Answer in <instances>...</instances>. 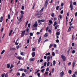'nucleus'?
<instances>
[{
	"mask_svg": "<svg viewBox=\"0 0 77 77\" xmlns=\"http://www.w3.org/2000/svg\"><path fill=\"white\" fill-rule=\"evenodd\" d=\"M43 11H44V7H43L41 10L39 11L37 14H35V16H38V15H43V13L42 12H43Z\"/></svg>",
	"mask_w": 77,
	"mask_h": 77,
	"instance_id": "1",
	"label": "nucleus"
},
{
	"mask_svg": "<svg viewBox=\"0 0 77 77\" xmlns=\"http://www.w3.org/2000/svg\"><path fill=\"white\" fill-rule=\"evenodd\" d=\"M23 15H22L20 16V17H19L20 19H19L18 21L17 22V23L18 24H20L21 23V21L23 20Z\"/></svg>",
	"mask_w": 77,
	"mask_h": 77,
	"instance_id": "2",
	"label": "nucleus"
},
{
	"mask_svg": "<svg viewBox=\"0 0 77 77\" xmlns=\"http://www.w3.org/2000/svg\"><path fill=\"white\" fill-rule=\"evenodd\" d=\"M61 57L62 58L63 62H65L66 60V57L65 56V55H63V54H62L61 55Z\"/></svg>",
	"mask_w": 77,
	"mask_h": 77,
	"instance_id": "3",
	"label": "nucleus"
},
{
	"mask_svg": "<svg viewBox=\"0 0 77 77\" xmlns=\"http://www.w3.org/2000/svg\"><path fill=\"white\" fill-rule=\"evenodd\" d=\"M48 1H49V0H46V1L45 3V7H47V6L48 5Z\"/></svg>",
	"mask_w": 77,
	"mask_h": 77,
	"instance_id": "4",
	"label": "nucleus"
},
{
	"mask_svg": "<svg viewBox=\"0 0 77 77\" xmlns=\"http://www.w3.org/2000/svg\"><path fill=\"white\" fill-rule=\"evenodd\" d=\"M26 31V30H24V31H22V33H21V37H23L24 36V35L25 34V32Z\"/></svg>",
	"mask_w": 77,
	"mask_h": 77,
	"instance_id": "5",
	"label": "nucleus"
},
{
	"mask_svg": "<svg viewBox=\"0 0 77 77\" xmlns=\"http://www.w3.org/2000/svg\"><path fill=\"white\" fill-rule=\"evenodd\" d=\"M42 22H45V19H42L41 20H38V23H42Z\"/></svg>",
	"mask_w": 77,
	"mask_h": 77,
	"instance_id": "6",
	"label": "nucleus"
},
{
	"mask_svg": "<svg viewBox=\"0 0 77 77\" xmlns=\"http://www.w3.org/2000/svg\"><path fill=\"white\" fill-rule=\"evenodd\" d=\"M60 77H62L63 76V75H64V72L63 71H62V72H60Z\"/></svg>",
	"mask_w": 77,
	"mask_h": 77,
	"instance_id": "7",
	"label": "nucleus"
},
{
	"mask_svg": "<svg viewBox=\"0 0 77 77\" xmlns=\"http://www.w3.org/2000/svg\"><path fill=\"white\" fill-rule=\"evenodd\" d=\"M10 51H15V50H16V48H10Z\"/></svg>",
	"mask_w": 77,
	"mask_h": 77,
	"instance_id": "8",
	"label": "nucleus"
},
{
	"mask_svg": "<svg viewBox=\"0 0 77 77\" xmlns=\"http://www.w3.org/2000/svg\"><path fill=\"white\" fill-rule=\"evenodd\" d=\"M48 35V33H46L45 35L44 36V38H46V37H47Z\"/></svg>",
	"mask_w": 77,
	"mask_h": 77,
	"instance_id": "9",
	"label": "nucleus"
},
{
	"mask_svg": "<svg viewBox=\"0 0 77 77\" xmlns=\"http://www.w3.org/2000/svg\"><path fill=\"white\" fill-rule=\"evenodd\" d=\"M35 52H32V57H34L35 56Z\"/></svg>",
	"mask_w": 77,
	"mask_h": 77,
	"instance_id": "10",
	"label": "nucleus"
},
{
	"mask_svg": "<svg viewBox=\"0 0 77 77\" xmlns=\"http://www.w3.org/2000/svg\"><path fill=\"white\" fill-rule=\"evenodd\" d=\"M70 8H71V11H72L73 9V6H72V4H70L69 7Z\"/></svg>",
	"mask_w": 77,
	"mask_h": 77,
	"instance_id": "11",
	"label": "nucleus"
},
{
	"mask_svg": "<svg viewBox=\"0 0 77 77\" xmlns=\"http://www.w3.org/2000/svg\"><path fill=\"white\" fill-rule=\"evenodd\" d=\"M74 39H75V37H74V33H73L72 37V41H74Z\"/></svg>",
	"mask_w": 77,
	"mask_h": 77,
	"instance_id": "12",
	"label": "nucleus"
},
{
	"mask_svg": "<svg viewBox=\"0 0 77 77\" xmlns=\"http://www.w3.org/2000/svg\"><path fill=\"white\" fill-rule=\"evenodd\" d=\"M3 17L2 16L1 17L0 22H2L3 21Z\"/></svg>",
	"mask_w": 77,
	"mask_h": 77,
	"instance_id": "13",
	"label": "nucleus"
},
{
	"mask_svg": "<svg viewBox=\"0 0 77 77\" xmlns=\"http://www.w3.org/2000/svg\"><path fill=\"white\" fill-rule=\"evenodd\" d=\"M21 46V43H20L19 45L17 46H16V48H17V49H18L20 47H19V46Z\"/></svg>",
	"mask_w": 77,
	"mask_h": 77,
	"instance_id": "14",
	"label": "nucleus"
},
{
	"mask_svg": "<svg viewBox=\"0 0 77 77\" xmlns=\"http://www.w3.org/2000/svg\"><path fill=\"white\" fill-rule=\"evenodd\" d=\"M50 56H48L47 57V61H49V60H50Z\"/></svg>",
	"mask_w": 77,
	"mask_h": 77,
	"instance_id": "15",
	"label": "nucleus"
},
{
	"mask_svg": "<svg viewBox=\"0 0 77 77\" xmlns=\"http://www.w3.org/2000/svg\"><path fill=\"white\" fill-rule=\"evenodd\" d=\"M35 60V59H33V58H31L29 59V61L30 62H33Z\"/></svg>",
	"mask_w": 77,
	"mask_h": 77,
	"instance_id": "16",
	"label": "nucleus"
},
{
	"mask_svg": "<svg viewBox=\"0 0 77 77\" xmlns=\"http://www.w3.org/2000/svg\"><path fill=\"white\" fill-rule=\"evenodd\" d=\"M18 71H24V69L23 68L20 69H18Z\"/></svg>",
	"mask_w": 77,
	"mask_h": 77,
	"instance_id": "17",
	"label": "nucleus"
},
{
	"mask_svg": "<svg viewBox=\"0 0 77 77\" xmlns=\"http://www.w3.org/2000/svg\"><path fill=\"white\" fill-rule=\"evenodd\" d=\"M41 41V37H40L38 41V43L39 44L40 42V41Z\"/></svg>",
	"mask_w": 77,
	"mask_h": 77,
	"instance_id": "18",
	"label": "nucleus"
},
{
	"mask_svg": "<svg viewBox=\"0 0 77 77\" xmlns=\"http://www.w3.org/2000/svg\"><path fill=\"white\" fill-rule=\"evenodd\" d=\"M10 66H11V64L10 63L7 64V68H10Z\"/></svg>",
	"mask_w": 77,
	"mask_h": 77,
	"instance_id": "19",
	"label": "nucleus"
},
{
	"mask_svg": "<svg viewBox=\"0 0 77 77\" xmlns=\"http://www.w3.org/2000/svg\"><path fill=\"white\" fill-rule=\"evenodd\" d=\"M56 35L57 36H59V35H60V31H59V32H56Z\"/></svg>",
	"mask_w": 77,
	"mask_h": 77,
	"instance_id": "20",
	"label": "nucleus"
},
{
	"mask_svg": "<svg viewBox=\"0 0 77 77\" xmlns=\"http://www.w3.org/2000/svg\"><path fill=\"white\" fill-rule=\"evenodd\" d=\"M38 26V25L36 24H34L33 25V27H36Z\"/></svg>",
	"mask_w": 77,
	"mask_h": 77,
	"instance_id": "21",
	"label": "nucleus"
},
{
	"mask_svg": "<svg viewBox=\"0 0 77 77\" xmlns=\"http://www.w3.org/2000/svg\"><path fill=\"white\" fill-rule=\"evenodd\" d=\"M68 73L70 74H71V73H72V71L71 70H69L68 71Z\"/></svg>",
	"mask_w": 77,
	"mask_h": 77,
	"instance_id": "22",
	"label": "nucleus"
},
{
	"mask_svg": "<svg viewBox=\"0 0 77 77\" xmlns=\"http://www.w3.org/2000/svg\"><path fill=\"white\" fill-rule=\"evenodd\" d=\"M53 63L54 66H55V64H56V61L54 60L53 61Z\"/></svg>",
	"mask_w": 77,
	"mask_h": 77,
	"instance_id": "23",
	"label": "nucleus"
},
{
	"mask_svg": "<svg viewBox=\"0 0 77 77\" xmlns=\"http://www.w3.org/2000/svg\"><path fill=\"white\" fill-rule=\"evenodd\" d=\"M57 24V21L55 22L53 25L54 26H55Z\"/></svg>",
	"mask_w": 77,
	"mask_h": 77,
	"instance_id": "24",
	"label": "nucleus"
},
{
	"mask_svg": "<svg viewBox=\"0 0 77 77\" xmlns=\"http://www.w3.org/2000/svg\"><path fill=\"white\" fill-rule=\"evenodd\" d=\"M20 12L21 13L22 15H23V14H24V11H21Z\"/></svg>",
	"mask_w": 77,
	"mask_h": 77,
	"instance_id": "25",
	"label": "nucleus"
},
{
	"mask_svg": "<svg viewBox=\"0 0 77 77\" xmlns=\"http://www.w3.org/2000/svg\"><path fill=\"white\" fill-rule=\"evenodd\" d=\"M20 54L22 55V56H24L25 54H24V53L21 52L20 53Z\"/></svg>",
	"mask_w": 77,
	"mask_h": 77,
	"instance_id": "26",
	"label": "nucleus"
},
{
	"mask_svg": "<svg viewBox=\"0 0 77 77\" xmlns=\"http://www.w3.org/2000/svg\"><path fill=\"white\" fill-rule=\"evenodd\" d=\"M69 51H70V48H69V49L67 51V53H68V54L69 53Z\"/></svg>",
	"mask_w": 77,
	"mask_h": 77,
	"instance_id": "27",
	"label": "nucleus"
},
{
	"mask_svg": "<svg viewBox=\"0 0 77 77\" xmlns=\"http://www.w3.org/2000/svg\"><path fill=\"white\" fill-rule=\"evenodd\" d=\"M59 6H57L56 7V10L58 11V10H59Z\"/></svg>",
	"mask_w": 77,
	"mask_h": 77,
	"instance_id": "28",
	"label": "nucleus"
},
{
	"mask_svg": "<svg viewBox=\"0 0 77 77\" xmlns=\"http://www.w3.org/2000/svg\"><path fill=\"white\" fill-rule=\"evenodd\" d=\"M18 59H19V60H22V58L21 57H17Z\"/></svg>",
	"mask_w": 77,
	"mask_h": 77,
	"instance_id": "29",
	"label": "nucleus"
},
{
	"mask_svg": "<svg viewBox=\"0 0 77 77\" xmlns=\"http://www.w3.org/2000/svg\"><path fill=\"white\" fill-rule=\"evenodd\" d=\"M14 67V65L13 64H12L11 65V67H10V69H12V68Z\"/></svg>",
	"mask_w": 77,
	"mask_h": 77,
	"instance_id": "30",
	"label": "nucleus"
},
{
	"mask_svg": "<svg viewBox=\"0 0 77 77\" xmlns=\"http://www.w3.org/2000/svg\"><path fill=\"white\" fill-rule=\"evenodd\" d=\"M46 56H48L49 55H50V53L48 52V53L45 54Z\"/></svg>",
	"mask_w": 77,
	"mask_h": 77,
	"instance_id": "31",
	"label": "nucleus"
},
{
	"mask_svg": "<svg viewBox=\"0 0 77 77\" xmlns=\"http://www.w3.org/2000/svg\"><path fill=\"white\" fill-rule=\"evenodd\" d=\"M16 75L17 76H20V72H17L16 73Z\"/></svg>",
	"mask_w": 77,
	"mask_h": 77,
	"instance_id": "32",
	"label": "nucleus"
},
{
	"mask_svg": "<svg viewBox=\"0 0 77 77\" xmlns=\"http://www.w3.org/2000/svg\"><path fill=\"white\" fill-rule=\"evenodd\" d=\"M21 9H22V10H24V6L23 5L22 6Z\"/></svg>",
	"mask_w": 77,
	"mask_h": 77,
	"instance_id": "33",
	"label": "nucleus"
},
{
	"mask_svg": "<svg viewBox=\"0 0 77 77\" xmlns=\"http://www.w3.org/2000/svg\"><path fill=\"white\" fill-rule=\"evenodd\" d=\"M5 50H3L1 53V54H3L4 53H5Z\"/></svg>",
	"mask_w": 77,
	"mask_h": 77,
	"instance_id": "34",
	"label": "nucleus"
},
{
	"mask_svg": "<svg viewBox=\"0 0 77 77\" xmlns=\"http://www.w3.org/2000/svg\"><path fill=\"white\" fill-rule=\"evenodd\" d=\"M71 30V28L69 27L68 29V31H69V32H70Z\"/></svg>",
	"mask_w": 77,
	"mask_h": 77,
	"instance_id": "35",
	"label": "nucleus"
},
{
	"mask_svg": "<svg viewBox=\"0 0 77 77\" xmlns=\"http://www.w3.org/2000/svg\"><path fill=\"white\" fill-rule=\"evenodd\" d=\"M29 42H30V40H29V39H28V40L27 41V43L29 44Z\"/></svg>",
	"mask_w": 77,
	"mask_h": 77,
	"instance_id": "36",
	"label": "nucleus"
},
{
	"mask_svg": "<svg viewBox=\"0 0 77 77\" xmlns=\"http://www.w3.org/2000/svg\"><path fill=\"white\" fill-rule=\"evenodd\" d=\"M29 28L28 27H27L26 29V32H29Z\"/></svg>",
	"mask_w": 77,
	"mask_h": 77,
	"instance_id": "37",
	"label": "nucleus"
},
{
	"mask_svg": "<svg viewBox=\"0 0 77 77\" xmlns=\"http://www.w3.org/2000/svg\"><path fill=\"white\" fill-rule=\"evenodd\" d=\"M52 56H55V53H54V52H52Z\"/></svg>",
	"mask_w": 77,
	"mask_h": 77,
	"instance_id": "38",
	"label": "nucleus"
},
{
	"mask_svg": "<svg viewBox=\"0 0 77 77\" xmlns=\"http://www.w3.org/2000/svg\"><path fill=\"white\" fill-rule=\"evenodd\" d=\"M53 44H51L49 46V48H51V47H52L53 46Z\"/></svg>",
	"mask_w": 77,
	"mask_h": 77,
	"instance_id": "39",
	"label": "nucleus"
},
{
	"mask_svg": "<svg viewBox=\"0 0 77 77\" xmlns=\"http://www.w3.org/2000/svg\"><path fill=\"white\" fill-rule=\"evenodd\" d=\"M54 13H52L51 15V16L52 17H54Z\"/></svg>",
	"mask_w": 77,
	"mask_h": 77,
	"instance_id": "40",
	"label": "nucleus"
},
{
	"mask_svg": "<svg viewBox=\"0 0 77 77\" xmlns=\"http://www.w3.org/2000/svg\"><path fill=\"white\" fill-rule=\"evenodd\" d=\"M42 16L41 15L38 16L37 17V18H42Z\"/></svg>",
	"mask_w": 77,
	"mask_h": 77,
	"instance_id": "41",
	"label": "nucleus"
},
{
	"mask_svg": "<svg viewBox=\"0 0 77 77\" xmlns=\"http://www.w3.org/2000/svg\"><path fill=\"white\" fill-rule=\"evenodd\" d=\"M29 35L31 36H33V33L32 32H30L29 33Z\"/></svg>",
	"mask_w": 77,
	"mask_h": 77,
	"instance_id": "42",
	"label": "nucleus"
},
{
	"mask_svg": "<svg viewBox=\"0 0 77 77\" xmlns=\"http://www.w3.org/2000/svg\"><path fill=\"white\" fill-rule=\"evenodd\" d=\"M72 54H74V53H75V50H73V51H72Z\"/></svg>",
	"mask_w": 77,
	"mask_h": 77,
	"instance_id": "43",
	"label": "nucleus"
},
{
	"mask_svg": "<svg viewBox=\"0 0 77 77\" xmlns=\"http://www.w3.org/2000/svg\"><path fill=\"white\" fill-rule=\"evenodd\" d=\"M45 70V69H43L41 70V71L42 72H43Z\"/></svg>",
	"mask_w": 77,
	"mask_h": 77,
	"instance_id": "44",
	"label": "nucleus"
},
{
	"mask_svg": "<svg viewBox=\"0 0 77 77\" xmlns=\"http://www.w3.org/2000/svg\"><path fill=\"white\" fill-rule=\"evenodd\" d=\"M13 71V69H11L10 70V72H9V73H12V71Z\"/></svg>",
	"mask_w": 77,
	"mask_h": 77,
	"instance_id": "45",
	"label": "nucleus"
},
{
	"mask_svg": "<svg viewBox=\"0 0 77 77\" xmlns=\"http://www.w3.org/2000/svg\"><path fill=\"white\" fill-rule=\"evenodd\" d=\"M50 65V62H48L47 64V66H48Z\"/></svg>",
	"mask_w": 77,
	"mask_h": 77,
	"instance_id": "46",
	"label": "nucleus"
},
{
	"mask_svg": "<svg viewBox=\"0 0 77 77\" xmlns=\"http://www.w3.org/2000/svg\"><path fill=\"white\" fill-rule=\"evenodd\" d=\"M52 20H50L49 21V23H50V24H52Z\"/></svg>",
	"mask_w": 77,
	"mask_h": 77,
	"instance_id": "47",
	"label": "nucleus"
},
{
	"mask_svg": "<svg viewBox=\"0 0 77 77\" xmlns=\"http://www.w3.org/2000/svg\"><path fill=\"white\" fill-rule=\"evenodd\" d=\"M47 41H48V40L46 39L45 41H44V43H45V42H47Z\"/></svg>",
	"mask_w": 77,
	"mask_h": 77,
	"instance_id": "48",
	"label": "nucleus"
},
{
	"mask_svg": "<svg viewBox=\"0 0 77 77\" xmlns=\"http://www.w3.org/2000/svg\"><path fill=\"white\" fill-rule=\"evenodd\" d=\"M76 4H77L76 2H74L73 3V5H76Z\"/></svg>",
	"mask_w": 77,
	"mask_h": 77,
	"instance_id": "49",
	"label": "nucleus"
},
{
	"mask_svg": "<svg viewBox=\"0 0 77 77\" xmlns=\"http://www.w3.org/2000/svg\"><path fill=\"white\" fill-rule=\"evenodd\" d=\"M63 13V10H62L60 12V14H62Z\"/></svg>",
	"mask_w": 77,
	"mask_h": 77,
	"instance_id": "50",
	"label": "nucleus"
},
{
	"mask_svg": "<svg viewBox=\"0 0 77 77\" xmlns=\"http://www.w3.org/2000/svg\"><path fill=\"white\" fill-rule=\"evenodd\" d=\"M48 74V72H45L44 74V75H47V74Z\"/></svg>",
	"mask_w": 77,
	"mask_h": 77,
	"instance_id": "51",
	"label": "nucleus"
},
{
	"mask_svg": "<svg viewBox=\"0 0 77 77\" xmlns=\"http://www.w3.org/2000/svg\"><path fill=\"white\" fill-rule=\"evenodd\" d=\"M47 65V62H45L44 63V66H46V65Z\"/></svg>",
	"mask_w": 77,
	"mask_h": 77,
	"instance_id": "52",
	"label": "nucleus"
},
{
	"mask_svg": "<svg viewBox=\"0 0 77 77\" xmlns=\"http://www.w3.org/2000/svg\"><path fill=\"white\" fill-rule=\"evenodd\" d=\"M54 48H56V47H57V45H56L54 44Z\"/></svg>",
	"mask_w": 77,
	"mask_h": 77,
	"instance_id": "53",
	"label": "nucleus"
},
{
	"mask_svg": "<svg viewBox=\"0 0 77 77\" xmlns=\"http://www.w3.org/2000/svg\"><path fill=\"white\" fill-rule=\"evenodd\" d=\"M37 75L38 77H40V73H38L37 74Z\"/></svg>",
	"mask_w": 77,
	"mask_h": 77,
	"instance_id": "54",
	"label": "nucleus"
},
{
	"mask_svg": "<svg viewBox=\"0 0 77 77\" xmlns=\"http://www.w3.org/2000/svg\"><path fill=\"white\" fill-rule=\"evenodd\" d=\"M63 5H64V4H63V3H62L61 4V6L62 7H63Z\"/></svg>",
	"mask_w": 77,
	"mask_h": 77,
	"instance_id": "55",
	"label": "nucleus"
},
{
	"mask_svg": "<svg viewBox=\"0 0 77 77\" xmlns=\"http://www.w3.org/2000/svg\"><path fill=\"white\" fill-rule=\"evenodd\" d=\"M56 42H57V43H58L59 42V41L58 39H57L56 40Z\"/></svg>",
	"mask_w": 77,
	"mask_h": 77,
	"instance_id": "56",
	"label": "nucleus"
},
{
	"mask_svg": "<svg viewBox=\"0 0 77 77\" xmlns=\"http://www.w3.org/2000/svg\"><path fill=\"white\" fill-rule=\"evenodd\" d=\"M57 27H58V26L57 25L55 26V29H57Z\"/></svg>",
	"mask_w": 77,
	"mask_h": 77,
	"instance_id": "57",
	"label": "nucleus"
},
{
	"mask_svg": "<svg viewBox=\"0 0 77 77\" xmlns=\"http://www.w3.org/2000/svg\"><path fill=\"white\" fill-rule=\"evenodd\" d=\"M74 66H75V64L73 63L72 64V66L73 68H74Z\"/></svg>",
	"mask_w": 77,
	"mask_h": 77,
	"instance_id": "58",
	"label": "nucleus"
},
{
	"mask_svg": "<svg viewBox=\"0 0 77 77\" xmlns=\"http://www.w3.org/2000/svg\"><path fill=\"white\" fill-rule=\"evenodd\" d=\"M75 44L74 43H72V47H74Z\"/></svg>",
	"mask_w": 77,
	"mask_h": 77,
	"instance_id": "59",
	"label": "nucleus"
},
{
	"mask_svg": "<svg viewBox=\"0 0 77 77\" xmlns=\"http://www.w3.org/2000/svg\"><path fill=\"white\" fill-rule=\"evenodd\" d=\"M28 27H29V28H30V23H29L28 25Z\"/></svg>",
	"mask_w": 77,
	"mask_h": 77,
	"instance_id": "60",
	"label": "nucleus"
},
{
	"mask_svg": "<svg viewBox=\"0 0 77 77\" xmlns=\"http://www.w3.org/2000/svg\"><path fill=\"white\" fill-rule=\"evenodd\" d=\"M48 26H47V27H46V31H47V30H48Z\"/></svg>",
	"mask_w": 77,
	"mask_h": 77,
	"instance_id": "61",
	"label": "nucleus"
},
{
	"mask_svg": "<svg viewBox=\"0 0 77 77\" xmlns=\"http://www.w3.org/2000/svg\"><path fill=\"white\" fill-rule=\"evenodd\" d=\"M8 19H10V14H9L8 15Z\"/></svg>",
	"mask_w": 77,
	"mask_h": 77,
	"instance_id": "62",
	"label": "nucleus"
},
{
	"mask_svg": "<svg viewBox=\"0 0 77 77\" xmlns=\"http://www.w3.org/2000/svg\"><path fill=\"white\" fill-rule=\"evenodd\" d=\"M72 77H75V74H73L72 75Z\"/></svg>",
	"mask_w": 77,
	"mask_h": 77,
	"instance_id": "63",
	"label": "nucleus"
},
{
	"mask_svg": "<svg viewBox=\"0 0 77 77\" xmlns=\"http://www.w3.org/2000/svg\"><path fill=\"white\" fill-rule=\"evenodd\" d=\"M43 28H42L40 30V32H42V31H43Z\"/></svg>",
	"mask_w": 77,
	"mask_h": 77,
	"instance_id": "64",
	"label": "nucleus"
}]
</instances>
